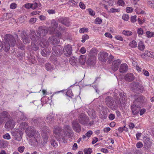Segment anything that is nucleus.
Listing matches in <instances>:
<instances>
[{
	"label": "nucleus",
	"instance_id": "obj_45",
	"mask_svg": "<svg viewBox=\"0 0 154 154\" xmlns=\"http://www.w3.org/2000/svg\"><path fill=\"white\" fill-rule=\"evenodd\" d=\"M49 45V42L47 41H45L44 42H42L41 43L40 45L42 47L44 48L47 47L48 45Z\"/></svg>",
	"mask_w": 154,
	"mask_h": 154
},
{
	"label": "nucleus",
	"instance_id": "obj_10",
	"mask_svg": "<svg viewBox=\"0 0 154 154\" xmlns=\"http://www.w3.org/2000/svg\"><path fill=\"white\" fill-rule=\"evenodd\" d=\"M21 133L22 132L17 129L13 130L11 131L12 136L14 137L16 140L18 141H20L22 139Z\"/></svg>",
	"mask_w": 154,
	"mask_h": 154
},
{
	"label": "nucleus",
	"instance_id": "obj_1",
	"mask_svg": "<svg viewBox=\"0 0 154 154\" xmlns=\"http://www.w3.org/2000/svg\"><path fill=\"white\" fill-rule=\"evenodd\" d=\"M16 42L14 37L11 35L6 34L3 40V43L0 41V51L2 48L5 51H8L10 46L14 47L16 45Z\"/></svg>",
	"mask_w": 154,
	"mask_h": 154
},
{
	"label": "nucleus",
	"instance_id": "obj_52",
	"mask_svg": "<svg viewBox=\"0 0 154 154\" xmlns=\"http://www.w3.org/2000/svg\"><path fill=\"white\" fill-rule=\"evenodd\" d=\"M3 137L4 138L9 140L11 139V137L10 135L8 133H7L3 136Z\"/></svg>",
	"mask_w": 154,
	"mask_h": 154
},
{
	"label": "nucleus",
	"instance_id": "obj_22",
	"mask_svg": "<svg viewBox=\"0 0 154 154\" xmlns=\"http://www.w3.org/2000/svg\"><path fill=\"white\" fill-rule=\"evenodd\" d=\"M14 122L12 120L10 119L6 123L5 127L11 129H13L14 127Z\"/></svg>",
	"mask_w": 154,
	"mask_h": 154
},
{
	"label": "nucleus",
	"instance_id": "obj_11",
	"mask_svg": "<svg viewBox=\"0 0 154 154\" xmlns=\"http://www.w3.org/2000/svg\"><path fill=\"white\" fill-rule=\"evenodd\" d=\"M32 123L35 125L39 126V127H41L43 125H44L45 123L43 121V119L42 118H34L32 119Z\"/></svg>",
	"mask_w": 154,
	"mask_h": 154
},
{
	"label": "nucleus",
	"instance_id": "obj_26",
	"mask_svg": "<svg viewBox=\"0 0 154 154\" xmlns=\"http://www.w3.org/2000/svg\"><path fill=\"white\" fill-rule=\"evenodd\" d=\"M49 40V42H50L53 45L57 44L59 42V41L54 36L50 37Z\"/></svg>",
	"mask_w": 154,
	"mask_h": 154
},
{
	"label": "nucleus",
	"instance_id": "obj_23",
	"mask_svg": "<svg viewBox=\"0 0 154 154\" xmlns=\"http://www.w3.org/2000/svg\"><path fill=\"white\" fill-rule=\"evenodd\" d=\"M60 22L65 26H69L70 21L68 18H61L60 20Z\"/></svg>",
	"mask_w": 154,
	"mask_h": 154
},
{
	"label": "nucleus",
	"instance_id": "obj_12",
	"mask_svg": "<svg viewBox=\"0 0 154 154\" xmlns=\"http://www.w3.org/2000/svg\"><path fill=\"white\" fill-rule=\"evenodd\" d=\"M79 122L82 124L86 125L88 123V118L84 114H81L78 117Z\"/></svg>",
	"mask_w": 154,
	"mask_h": 154
},
{
	"label": "nucleus",
	"instance_id": "obj_29",
	"mask_svg": "<svg viewBox=\"0 0 154 154\" xmlns=\"http://www.w3.org/2000/svg\"><path fill=\"white\" fill-rule=\"evenodd\" d=\"M10 116L8 112L6 111H3L1 113L0 118L1 119H4V120L7 118H9Z\"/></svg>",
	"mask_w": 154,
	"mask_h": 154
},
{
	"label": "nucleus",
	"instance_id": "obj_61",
	"mask_svg": "<svg viewBox=\"0 0 154 154\" xmlns=\"http://www.w3.org/2000/svg\"><path fill=\"white\" fill-rule=\"evenodd\" d=\"M41 54L44 57H46L48 55V53L45 50L43 49L42 50L41 52Z\"/></svg>",
	"mask_w": 154,
	"mask_h": 154
},
{
	"label": "nucleus",
	"instance_id": "obj_37",
	"mask_svg": "<svg viewBox=\"0 0 154 154\" xmlns=\"http://www.w3.org/2000/svg\"><path fill=\"white\" fill-rule=\"evenodd\" d=\"M135 11L137 14H146L145 12L142 10L141 9L137 8L135 9Z\"/></svg>",
	"mask_w": 154,
	"mask_h": 154
},
{
	"label": "nucleus",
	"instance_id": "obj_46",
	"mask_svg": "<svg viewBox=\"0 0 154 154\" xmlns=\"http://www.w3.org/2000/svg\"><path fill=\"white\" fill-rule=\"evenodd\" d=\"M51 34L53 33L55 31L56 28L53 26H49L48 28Z\"/></svg>",
	"mask_w": 154,
	"mask_h": 154
},
{
	"label": "nucleus",
	"instance_id": "obj_18",
	"mask_svg": "<svg viewBox=\"0 0 154 154\" xmlns=\"http://www.w3.org/2000/svg\"><path fill=\"white\" fill-rule=\"evenodd\" d=\"M21 38L24 43L26 44L30 42V40L29 39L28 36L26 34V32L24 31L22 32Z\"/></svg>",
	"mask_w": 154,
	"mask_h": 154
},
{
	"label": "nucleus",
	"instance_id": "obj_50",
	"mask_svg": "<svg viewBox=\"0 0 154 154\" xmlns=\"http://www.w3.org/2000/svg\"><path fill=\"white\" fill-rule=\"evenodd\" d=\"M88 31V29L87 28L83 27L80 29L79 30V32L81 33H82L85 32H87Z\"/></svg>",
	"mask_w": 154,
	"mask_h": 154
},
{
	"label": "nucleus",
	"instance_id": "obj_34",
	"mask_svg": "<svg viewBox=\"0 0 154 154\" xmlns=\"http://www.w3.org/2000/svg\"><path fill=\"white\" fill-rule=\"evenodd\" d=\"M19 126L20 129L24 130L28 128V125L26 122H23L20 123Z\"/></svg>",
	"mask_w": 154,
	"mask_h": 154
},
{
	"label": "nucleus",
	"instance_id": "obj_38",
	"mask_svg": "<svg viewBox=\"0 0 154 154\" xmlns=\"http://www.w3.org/2000/svg\"><path fill=\"white\" fill-rule=\"evenodd\" d=\"M145 47L143 42L142 41H140L138 44V48L141 50L143 51L145 49Z\"/></svg>",
	"mask_w": 154,
	"mask_h": 154
},
{
	"label": "nucleus",
	"instance_id": "obj_2",
	"mask_svg": "<svg viewBox=\"0 0 154 154\" xmlns=\"http://www.w3.org/2000/svg\"><path fill=\"white\" fill-rule=\"evenodd\" d=\"M63 134L60 136V133L62 131L61 127L59 126L55 127L54 129V133L55 135H58L63 140H65L67 138H69L73 136L72 131H71L69 125H65L63 128Z\"/></svg>",
	"mask_w": 154,
	"mask_h": 154
},
{
	"label": "nucleus",
	"instance_id": "obj_20",
	"mask_svg": "<svg viewBox=\"0 0 154 154\" xmlns=\"http://www.w3.org/2000/svg\"><path fill=\"white\" fill-rule=\"evenodd\" d=\"M119 99L120 103L122 104H125L126 101V97L125 94L120 93L119 94Z\"/></svg>",
	"mask_w": 154,
	"mask_h": 154
},
{
	"label": "nucleus",
	"instance_id": "obj_17",
	"mask_svg": "<svg viewBox=\"0 0 154 154\" xmlns=\"http://www.w3.org/2000/svg\"><path fill=\"white\" fill-rule=\"evenodd\" d=\"M134 76L133 73H129L125 75L124 78L126 81L131 82L134 80Z\"/></svg>",
	"mask_w": 154,
	"mask_h": 154
},
{
	"label": "nucleus",
	"instance_id": "obj_44",
	"mask_svg": "<svg viewBox=\"0 0 154 154\" xmlns=\"http://www.w3.org/2000/svg\"><path fill=\"white\" fill-rule=\"evenodd\" d=\"M69 3L71 6L75 5L78 3V0H70L69 1Z\"/></svg>",
	"mask_w": 154,
	"mask_h": 154
},
{
	"label": "nucleus",
	"instance_id": "obj_59",
	"mask_svg": "<svg viewBox=\"0 0 154 154\" xmlns=\"http://www.w3.org/2000/svg\"><path fill=\"white\" fill-rule=\"evenodd\" d=\"M114 58V57L113 56H112L111 54H110L109 57H108V60L107 62L109 63H110L113 60Z\"/></svg>",
	"mask_w": 154,
	"mask_h": 154
},
{
	"label": "nucleus",
	"instance_id": "obj_8",
	"mask_svg": "<svg viewBox=\"0 0 154 154\" xmlns=\"http://www.w3.org/2000/svg\"><path fill=\"white\" fill-rule=\"evenodd\" d=\"M105 102L106 105L112 110H115L116 108V107L113 106L114 100H113V98L111 97L107 96L105 98Z\"/></svg>",
	"mask_w": 154,
	"mask_h": 154
},
{
	"label": "nucleus",
	"instance_id": "obj_3",
	"mask_svg": "<svg viewBox=\"0 0 154 154\" xmlns=\"http://www.w3.org/2000/svg\"><path fill=\"white\" fill-rule=\"evenodd\" d=\"M26 132L30 138H33L34 142H37L40 137L39 133L35 130L33 127H28L26 129Z\"/></svg>",
	"mask_w": 154,
	"mask_h": 154
},
{
	"label": "nucleus",
	"instance_id": "obj_27",
	"mask_svg": "<svg viewBox=\"0 0 154 154\" xmlns=\"http://www.w3.org/2000/svg\"><path fill=\"white\" fill-rule=\"evenodd\" d=\"M69 62L72 65H75L78 62L77 58L74 56H72L69 58Z\"/></svg>",
	"mask_w": 154,
	"mask_h": 154
},
{
	"label": "nucleus",
	"instance_id": "obj_16",
	"mask_svg": "<svg viewBox=\"0 0 154 154\" xmlns=\"http://www.w3.org/2000/svg\"><path fill=\"white\" fill-rule=\"evenodd\" d=\"M73 129L76 132L79 133L81 131V126L76 121H73L72 123Z\"/></svg>",
	"mask_w": 154,
	"mask_h": 154
},
{
	"label": "nucleus",
	"instance_id": "obj_35",
	"mask_svg": "<svg viewBox=\"0 0 154 154\" xmlns=\"http://www.w3.org/2000/svg\"><path fill=\"white\" fill-rule=\"evenodd\" d=\"M54 120V118L52 115L48 116L46 117L45 119L46 122L49 123H51Z\"/></svg>",
	"mask_w": 154,
	"mask_h": 154
},
{
	"label": "nucleus",
	"instance_id": "obj_43",
	"mask_svg": "<svg viewBox=\"0 0 154 154\" xmlns=\"http://www.w3.org/2000/svg\"><path fill=\"white\" fill-rule=\"evenodd\" d=\"M147 37L149 38L154 36V32L147 31L146 32Z\"/></svg>",
	"mask_w": 154,
	"mask_h": 154
},
{
	"label": "nucleus",
	"instance_id": "obj_54",
	"mask_svg": "<svg viewBox=\"0 0 154 154\" xmlns=\"http://www.w3.org/2000/svg\"><path fill=\"white\" fill-rule=\"evenodd\" d=\"M88 11L89 12V14L91 16H94L95 15V12L91 8H89L88 9Z\"/></svg>",
	"mask_w": 154,
	"mask_h": 154
},
{
	"label": "nucleus",
	"instance_id": "obj_55",
	"mask_svg": "<svg viewBox=\"0 0 154 154\" xmlns=\"http://www.w3.org/2000/svg\"><path fill=\"white\" fill-rule=\"evenodd\" d=\"M137 33L139 35H142L143 34V31L141 28H139L138 29Z\"/></svg>",
	"mask_w": 154,
	"mask_h": 154
},
{
	"label": "nucleus",
	"instance_id": "obj_14",
	"mask_svg": "<svg viewBox=\"0 0 154 154\" xmlns=\"http://www.w3.org/2000/svg\"><path fill=\"white\" fill-rule=\"evenodd\" d=\"M98 59L102 62H106L108 58V54L105 52H100L98 54Z\"/></svg>",
	"mask_w": 154,
	"mask_h": 154
},
{
	"label": "nucleus",
	"instance_id": "obj_25",
	"mask_svg": "<svg viewBox=\"0 0 154 154\" xmlns=\"http://www.w3.org/2000/svg\"><path fill=\"white\" fill-rule=\"evenodd\" d=\"M96 58H93L89 57L87 61V64L89 65H92L95 63Z\"/></svg>",
	"mask_w": 154,
	"mask_h": 154
},
{
	"label": "nucleus",
	"instance_id": "obj_51",
	"mask_svg": "<svg viewBox=\"0 0 154 154\" xmlns=\"http://www.w3.org/2000/svg\"><path fill=\"white\" fill-rule=\"evenodd\" d=\"M25 149V147L23 146H20L18 148V150L20 153H22L23 152L24 150Z\"/></svg>",
	"mask_w": 154,
	"mask_h": 154
},
{
	"label": "nucleus",
	"instance_id": "obj_62",
	"mask_svg": "<svg viewBox=\"0 0 154 154\" xmlns=\"http://www.w3.org/2000/svg\"><path fill=\"white\" fill-rule=\"evenodd\" d=\"M119 9H115L113 8H111L110 10V12L112 13L117 12L119 11Z\"/></svg>",
	"mask_w": 154,
	"mask_h": 154
},
{
	"label": "nucleus",
	"instance_id": "obj_24",
	"mask_svg": "<svg viewBox=\"0 0 154 154\" xmlns=\"http://www.w3.org/2000/svg\"><path fill=\"white\" fill-rule=\"evenodd\" d=\"M97 53V50L95 48H92L90 51L89 54V56L93 58H96V56Z\"/></svg>",
	"mask_w": 154,
	"mask_h": 154
},
{
	"label": "nucleus",
	"instance_id": "obj_40",
	"mask_svg": "<svg viewBox=\"0 0 154 154\" xmlns=\"http://www.w3.org/2000/svg\"><path fill=\"white\" fill-rule=\"evenodd\" d=\"M129 45L131 48H135L137 47V44L136 42L135 41L133 40L130 43Z\"/></svg>",
	"mask_w": 154,
	"mask_h": 154
},
{
	"label": "nucleus",
	"instance_id": "obj_64",
	"mask_svg": "<svg viewBox=\"0 0 154 154\" xmlns=\"http://www.w3.org/2000/svg\"><path fill=\"white\" fill-rule=\"evenodd\" d=\"M91 152V149L90 148H88L86 150H85V154H90Z\"/></svg>",
	"mask_w": 154,
	"mask_h": 154
},
{
	"label": "nucleus",
	"instance_id": "obj_39",
	"mask_svg": "<svg viewBox=\"0 0 154 154\" xmlns=\"http://www.w3.org/2000/svg\"><path fill=\"white\" fill-rule=\"evenodd\" d=\"M51 144L54 147L58 146V142L57 141L54 139H52L51 141Z\"/></svg>",
	"mask_w": 154,
	"mask_h": 154
},
{
	"label": "nucleus",
	"instance_id": "obj_31",
	"mask_svg": "<svg viewBox=\"0 0 154 154\" xmlns=\"http://www.w3.org/2000/svg\"><path fill=\"white\" fill-rule=\"evenodd\" d=\"M41 6V4L38 2H34L32 4H31V8L33 9H35L38 7H40Z\"/></svg>",
	"mask_w": 154,
	"mask_h": 154
},
{
	"label": "nucleus",
	"instance_id": "obj_19",
	"mask_svg": "<svg viewBox=\"0 0 154 154\" xmlns=\"http://www.w3.org/2000/svg\"><path fill=\"white\" fill-rule=\"evenodd\" d=\"M128 69V66L126 63L122 64L119 69V72L122 73L126 72Z\"/></svg>",
	"mask_w": 154,
	"mask_h": 154
},
{
	"label": "nucleus",
	"instance_id": "obj_32",
	"mask_svg": "<svg viewBox=\"0 0 154 154\" xmlns=\"http://www.w3.org/2000/svg\"><path fill=\"white\" fill-rule=\"evenodd\" d=\"M8 144V142L3 140H0V148H4L6 147Z\"/></svg>",
	"mask_w": 154,
	"mask_h": 154
},
{
	"label": "nucleus",
	"instance_id": "obj_7",
	"mask_svg": "<svg viewBox=\"0 0 154 154\" xmlns=\"http://www.w3.org/2000/svg\"><path fill=\"white\" fill-rule=\"evenodd\" d=\"M52 53L55 56L61 55L63 53V48L61 46H54L52 47Z\"/></svg>",
	"mask_w": 154,
	"mask_h": 154
},
{
	"label": "nucleus",
	"instance_id": "obj_5",
	"mask_svg": "<svg viewBox=\"0 0 154 154\" xmlns=\"http://www.w3.org/2000/svg\"><path fill=\"white\" fill-rule=\"evenodd\" d=\"M48 29L45 26L39 27L37 30V33L40 39L42 38L48 34Z\"/></svg>",
	"mask_w": 154,
	"mask_h": 154
},
{
	"label": "nucleus",
	"instance_id": "obj_63",
	"mask_svg": "<svg viewBox=\"0 0 154 154\" xmlns=\"http://www.w3.org/2000/svg\"><path fill=\"white\" fill-rule=\"evenodd\" d=\"M93 132L92 131L90 130L88 131L85 134L86 136L88 137H90L91 135L92 134Z\"/></svg>",
	"mask_w": 154,
	"mask_h": 154
},
{
	"label": "nucleus",
	"instance_id": "obj_41",
	"mask_svg": "<svg viewBox=\"0 0 154 154\" xmlns=\"http://www.w3.org/2000/svg\"><path fill=\"white\" fill-rule=\"evenodd\" d=\"M152 1H153V0H148L147 3L149 7L154 9V2L153 3Z\"/></svg>",
	"mask_w": 154,
	"mask_h": 154
},
{
	"label": "nucleus",
	"instance_id": "obj_36",
	"mask_svg": "<svg viewBox=\"0 0 154 154\" xmlns=\"http://www.w3.org/2000/svg\"><path fill=\"white\" fill-rule=\"evenodd\" d=\"M46 69L49 71H51L53 69V67L49 63H47L45 65Z\"/></svg>",
	"mask_w": 154,
	"mask_h": 154
},
{
	"label": "nucleus",
	"instance_id": "obj_57",
	"mask_svg": "<svg viewBox=\"0 0 154 154\" xmlns=\"http://www.w3.org/2000/svg\"><path fill=\"white\" fill-rule=\"evenodd\" d=\"M133 9L131 7H128L126 8V11L128 13H131L133 11Z\"/></svg>",
	"mask_w": 154,
	"mask_h": 154
},
{
	"label": "nucleus",
	"instance_id": "obj_42",
	"mask_svg": "<svg viewBox=\"0 0 154 154\" xmlns=\"http://www.w3.org/2000/svg\"><path fill=\"white\" fill-rule=\"evenodd\" d=\"M51 24V26L55 28L58 27V23L55 20H52Z\"/></svg>",
	"mask_w": 154,
	"mask_h": 154
},
{
	"label": "nucleus",
	"instance_id": "obj_4",
	"mask_svg": "<svg viewBox=\"0 0 154 154\" xmlns=\"http://www.w3.org/2000/svg\"><path fill=\"white\" fill-rule=\"evenodd\" d=\"M39 128L42 132V136L44 138L45 143H46L48 139V136L50 134V131L48 127L44 125L41 126Z\"/></svg>",
	"mask_w": 154,
	"mask_h": 154
},
{
	"label": "nucleus",
	"instance_id": "obj_58",
	"mask_svg": "<svg viewBox=\"0 0 154 154\" xmlns=\"http://www.w3.org/2000/svg\"><path fill=\"white\" fill-rule=\"evenodd\" d=\"M118 4L120 6H124L125 5V3L123 0H118Z\"/></svg>",
	"mask_w": 154,
	"mask_h": 154
},
{
	"label": "nucleus",
	"instance_id": "obj_48",
	"mask_svg": "<svg viewBox=\"0 0 154 154\" xmlns=\"http://www.w3.org/2000/svg\"><path fill=\"white\" fill-rule=\"evenodd\" d=\"M122 33L124 35L128 36H130L132 34V32L131 31H125V30L123 31Z\"/></svg>",
	"mask_w": 154,
	"mask_h": 154
},
{
	"label": "nucleus",
	"instance_id": "obj_28",
	"mask_svg": "<svg viewBox=\"0 0 154 154\" xmlns=\"http://www.w3.org/2000/svg\"><path fill=\"white\" fill-rule=\"evenodd\" d=\"M31 45L32 49L33 50L36 51L38 49L39 45L38 42L36 41L35 42H32L31 43Z\"/></svg>",
	"mask_w": 154,
	"mask_h": 154
},
{
	"label": "nucleus",
	"instance_id": "obj_30",
	"mask_svg": "<svg viewBox=\"0 0 154 154\" xmlns=\"http://www.w3.org/2000/svg\"><path fill=\"white\" fill-rule=\"evenodd\" d=\"M30 38L34 42L36 41L37 40L39 39L40 38L39 36H37L35 33L33 32L31 33Z\"/></svg>",
	"mask_w": 154,
	"mask_h": 154
},
{
	"label": "nucleus",
	"instance_id": "obj_21",
	"mask_svg": "<svg viewBox=\"0 0 154 154\" xmlns=\"http://www.w3.org/2000/svg\"><path fill=\"white\" fill-rule=\"evenodd\" d=\"M144 97L142 96H140L134 100L133 103L138 105L144 102Z\"/></svg>",
	"mask_w": 154,
	"mask_h": 154
},
{
	"label": "nucleus",
	"instance_id": "obj_60",
	"mask_svg": "<svg viewBox=\"0 0 154 154\" xmlns=\"http://www.w3.org/2000/svg\"><path fill=\"white\" fill-rule=\"evenodd\" d=\"M137 16L135 15L132 16L131 17V20L132 22L134 23L137 20Z\"/></svg>",
	"mask_w": 154,
	"mask_h": 154
},
{
	"label": "nucleus",
	"instance_id": "obj_9",
	"mask_svg": "<svg viewBox=\"0 0 154 154\" xmlns=\"http://www.w3.org/2000/svg\"><path fill=\"white\" fill-rule=\"evenodd\" d=\"M131 90L137 93H140L143 91V87L138 83H133L131 86Z\"/></svg>",
	"mask_w": 154,
	"mask_h": 154
},
{
	"label": "nucleus",
	"instance_id": "obj_53",
	"mask_svg": "<svg viewBox=\"0 0 154 154\" xmlns=\"http://www.w3.org/2000/svg\"><path fill=\"white\" fill-rule=\"evenodd\" d=\"M37 20L36 18H32L29 20V23L34 24L35 23Z\"/></svg>",
	"mask_w": 154,
	"mask_h": 154
},
{
	"label": "nucleus",
	"instance_id": "obj_13",
	"mask_svg": "<svg viewBox=\"0 0 154 154\" xmlns=\"http://www.w3.org/2000/svg\"><path fill=\"white\" fill-rule=\"evenodd\" d=\"M131 109L133 115H136L139 113L140 110V107L138 105L133 103L131 106Z\"/></svg>",
	"mask_w": 154,
	"mask_h": 154
},
{
	"label": "nucleus",
	"instance_id": "obj_47",
	"mask_svg": "<svg viewBox=\"0 0 154 154\" xmlns=\"http://www.w3.org/2000/svg\"><path fill=\"white\" fill-rule=\"evenodd\" d=\"M89 36L87 34H85L83 35L82 36V42L83 43L86 40L88 39Z\"/></svg>",
	"mask_w": 154,
	"mask_h": 154
},
{
	"label": "nucleus",
	"instance_id": "obj_33",
	"mask_svg": "<svg viewBox=\"0 0 154 154\" xmlns=\"http://www.w3.org/2000/svg\"><path fill=\"white\" fill-rule=\"evenodd\" d=\"M86 57L84 55H82L80 56L79 59V63L81 64H84L85 62Z\"/></svg>",
	"mask_w": 154,
	"mask_h": 154
},
{
	"label": "nucleus",
	"instance_id": "obj_56",
	"mask_svg": "<svg viewBox=\"0 0 154 154\" xmlns=\"http://www.w3.org/2000/svg\"><path fill=\"white\" fill-rule=\"evenodd\" d=\"M129 18V16L128 14H124L122 16V19L125 21H127Z\"/></svg>",
	"mask_w": 154,
	"mask_h": 154
},
{
	"label": "nucleus",
	"instance_id": "obj_15",
	"mask_svg": "<svg viewBox=\"0 0 154 154\" xmlns=\"http://www.w3.org/2000/svg\"><path fill=\"white\" fill-rule=\"evenodd\" d=\"M122 61L119 59L114 60L112 65V69L114 72L116 71L119 68V66L121 63Z\"/></svg>",
	"mask_w": 154,
	"mask_h": 154
},
{
	"label": "nucleus",
	"instance_id": "obj_49",
	"mask_svg": "<svg viewBox=\"0 0 154 154\" xmlns=\"http://www.w3.org/2000/svg\"><path fill=\"white\" fill-rule=\"evenodd\" d=\"M102 19L99 18H97L95 20V23L97 24H100L102 23Z\"/></svg>",
	"mask_w": 154,
	"mask_h": 154
},
{
	"label": "nucleus",
	"instance_id": "obj_6",
	"mask_svg": "<svg viewBox=\"0 0 154 154\" xmlns=\"http://www.w3.org/2000/svg\"><path fill=\"white\" fill-rule=\"evenodd\" d=\"M72 46L69 44L65 45L63 49L64 54L66 57L70 56L72 54Z\"/></svg>",
	"mask_w": 154,
	"mask_h": 154
}]
</instances>
